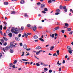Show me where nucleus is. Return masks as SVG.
<instances>
[{
    "mask_svg": "<svg viewBox=\"0 0 73 73\" xmlns=\"http://www.w3.org/2000/svg\"><path fill=\"white\" fill-rule=\"evenodd\" d=\"M11 32L12 33H14L15 34H17L18 33H19L17 30V29L15 28V27H13L12 28Z\"/></svg>",
    "mask_w": 73,
    "mask_h": 73,
    "instance_id": "f257e3e1",
    "label": "nucleus"
},
{
    "mask_svg": "<svg viewBox=\"0 0 73 73\" xmlns=\"http://www.w3.org/2000/svg\"><path fill=\"white\" fill-rule=\"evenodd\" d=\"M67 48L68 49V50L69 53L72 54V52L73 51V50H72V48L70 46H67Z\"/></svg>",
    "mask_w": 73,
    "mask_h": 73,
    "instance_id": "f03ea898",
    "label": "nucleus"
},
{
    "mask_svg": "<svg viewBox=\"0 0 73 73\" xmlns=\"http://www.w3.org/2000/svg\"><path fill=\"white\" fill-rule=\"evenodd\" d=\"M2 29H3V27H2V25H1L0 26V30H2ZM0 33L1 35H3V33L1 31H0Z\"/></svg>",
    "mask_w": 73,
    "mask_h": 73,
    "instance_id": "7ed1b4c3",
    "label": "nucleus"
},
{
    "mask_svg": "<svg viewBox=\"0 0 73 73\" xmlns=\"http://www.w3.org/2000/svg\"><path fill=\"white\" fill-rule=\"evenodd\" d=\"M63 9H64V12H67V9H66V6H64L63 7Z\"/></svg>",
    "mask_w": 73,
    "mask_h": 73,
    "instance_id": "20e7f679",
    "label": "nucleus"
},
{
    "mask_svg": "<svg viewBox=\"0 0 73 73\" xmlns=\"http://www.w3.org/2000/svg\"><path fill=\"white\" fill-rule=\"evenodd\" d=\"M15 38L17 41H20V38L19 37H15Z\"/></svg>",
    "mask_w": 73,
    "mask_h": 73,
    "instance_id": "39448f33",
    "label": "nucleus"
},
{
    "mask_svg": "<svg viewBox=\"0 0 73 73\" xmlns=\"http://www.w3.org/2000/svg\"><path fill=\"white\" fill-rule=\"evenodd\" d=\"M41 49V47L40 46H38L35 48V49H36V50H39V49Z\"/></svg>",
    "mask_w": 73,
    "mask_h": 73,
    "instance_id": "423d86ee",
    "label": "nucleus"
},
{
    "mask_svg": "<svg viewBox=\"0 0 73 73\" xmlns=\"http://www.w3.org/2000/svg\"><path fill=\"white\" fill-rule=\"evenodd\" d=\"M50 37H52L53 38H54V34H52V35L51 34H50Z\"/></svg>",
    "mask_w": 73,
    "mask_h": 73,
    "instance_id": "0eeeda50",
    "label": "nucleus"
},
{
    "mask_svg": "<svg viewBox=\"0 0 73 73\" xmlns=\"http://www.w3.org/2000/svg\"><path fill=\"white\" fill-rule=\"evenodd\" d=\"M36 29H37V27L36 26H34L33 28V30L34 31H36Z\"/></svg>",
    "mask_w": 73,
    "mask_h": 73,
    "instance_id": "6e6552de",
    "label": "nucleus"
},
{
    "mask_svg": "<svg viewBox=\"0 0 73 73\" xmlns=\"http://www.w3.org/2000/svg\"><path fill=\"white\" fill-rule=\"evenodd\" d=\"M33 38H35V39H36L37 38H38V37L37 36V35H35L33 36Z\"/></svg>",
    "mask_w": 73,
    "mask_h": 73,
    "instance_id": "1a4fd4ad",
    "label": "nucleus"
},
{
    "mask_svg": "<svg viewBox=\"0 0 73 73\" xmlns=\"http://www.w3.org/2000/svg\"><path fill=\"white\" fill-rule=\"evenodd\" d=\"M23 48L24 49H26L27 48V46L26 44H24L23 45Z\"/></svg>",
    "mask_w": 73,
    "mask_h": 73,
    "instance_id": "9d476101",
    "label": "nucleus"
},
{
    "mask_svg": "<svg viewBox=\"0 0 73 73\" xmlns=\"http://www.w3.org/2000/svg\"><path fill=\"white\" fill-rule=\"evenodd\" d=\"M60 28V27L59 26L56 27L54 28L55 30H58V29Z\"/></svg>",
    "mask_w": 73,
    "mask_h": 73,
    "instance_id": "9b49d317",
    "label": "nucleus"
},
{
    "mask_svg": "<svg viewBox=\"0 0 73 73\" xmlns=\"http://www.w3.org/2000/svg\"><path fill=\"white\" fill-rule=\"evenodd\" d=\"M9 36V37L11 38L12 36V33H10L8 35Z\"/></svg>",
    "mask_w": 73,
    "mask_h": 73,
    "instance_id": "f8f14e48",
    "label": "nucleus"
},
{
    "mask_svg": "<svg viewBox=\"0 0 73 73\" xmlns=\"http://www.w3.org/2000/svg\"><path fill=\"white\" fill-rule=\"evenodd\" d=\"M54 48V46H51L50 48V50H52Z\"/></svg>",
    "mask_w": 73,
    "mask_h": 73,
    "instance_id": "ddd939ff",
    "label": "nucleus"
},
{
    "mask_svg": "<svg viewBox=\"0 0 73 73\" xmlns=\"http://www.w3.org/2000/svg\"><path fill=\"white\" fill-rule=\"evenodd\" d=\"M40 53V51H37L36 52V55H38Z\"/></svg>",
    "mask_w": 73,
    "mask_h": 73,
    "instance_id": "4468645a",
    "label": "nucleus"
},
{
    "mask_svg": "<svg viewBox=\"0 0 73 73\" xmlns=\"http://www.w3.org/2000/svg\"><path fill=\"white\" fill-rule=\"evenodd\" d=\"M13 50L12 49H10V53H13Z\"/></svg>",
    "mask_w": 73,
    "mask_h": 73,
    "instance_id": "2eb2a0df",
    "label": "nucleus"
},
{
    "mask_svg": "<svg viewBox=\"0 0 73 73\" xmlns=\"http://www.w3.org/2000/svg\"><path fill=\"white\" fill-rule=\"evenodd\" d=\"M48 0V4H50L51 3H52V0Z\"/></svg>",
    "mask_w": 73,
    "mask_h": 73,
    "instance_id": "dca6fc26",
    "label": "nucleus"
},
{
    "mask_svg": "<svg viewBox=\"0 0 73 73\" xmlns=\"http://www.w3.org/2000/svg\"><path fill=\"white\" fill-rule=\"evenodd\" d=\"M39 40H40V41H41L42 42H43L44 41V40L42 38H39Z\"/></svg>",
    "mask_w": 73,
    "mask_h": 73,
    "instance_id": "f3484780",
    "label": "nucleus"
},
{
    "mask_svg": "<svg viewBox=\"0 0 73 73\" xmlns=\"http://www.w3.org/2000/svg\"><path fill=\"white\" fill-rule=\"evenodd\" d=\"M41 7H42V8H43L44 7H45V5L44 4H42L41 5Z\"/></svg>",
    "mask_w": 73,
    "mask_h": 73,
    "instance_id": "a211bd4d",
    "label": "nucleus"
},
{
    "mask_svg": "<svg viewBox=\"0 0 73 73\" xmlns=\"http://www.w3.org/2000/svg\"><path fill=\"white\" fill-rule=\"evenodd\" d=\"M4 4L5 5H8V2H4Z\"/></svg>",
    "mask_w": 73,
    "mask_h": 73,
    "instance_id": "6ab92c4d",
    "label": "nucleus"
},
{
    "mask_svg": "<svg viewBox=\"0 0 73 73\" xmlns=\"http://www.w3.org/2000/svg\"><path fill=\"white\" fill-rule=\"evenodd\" d=\"M67 31H71V29L69 28H68L67 29Z\"/></svg>",
    "mask_w": 73,
    "mask_h": 73,
    "instance_id": "aec40b11",
    "label": "nucleus"
},
{
    "mask_svg": "<svg viewBox=\"0 0 73 73\" xmlns=\"http://www.w3.org/2000/svg\"><path fill=\"white\" fill-rule=\"evenodd\" d=\"M60 9H57L56 10V12H57V13L60 12Z\"/></svg>",
    "mask_w": 73,
    "mask_h": 73,
    "instance_id": "412c9836",
    "label": "nucleus"
},
{
    "mask_svg": "<svg viewBox=\"0 0 73 73\" xmlns=\"http://www.w3.org/2000/svg\"><path fill=\"white\" fill-rule=\"evenodd\" d=\"M24 1L23 0H22L20 2V3L21 4H23L24 3Z\"/></svg>",
    "mask_w": 73,
    "mask_h": 73,
    "instance_id": "4be33fe9",
    "label": "nucleus"
},
{
    "mask_svg": "<svg viewBox=\"0 0 73 73\" xmlns=\"http://www.w3.org/2000/svg\"><path fill=\"white\" fill-rule=\"evenodd\" d=\"M24 36L25 37H27L28 36V35H27L26 33H24Z\"/></svg>",
    "mask_w": 73,
    "mask_h": 73,
    "instance_id": "5701e85b",
    "label": "nucleus"
},
{
    "mask_svg": "<svg viewBox=\"0 0 73 73\" xmlns=\"http://www.w3.org/2000/svg\"><path fill=\"white\" fill-rule=\"evenodd\" d=\"M16 13V12L15 11H12L11 13V14H15Z\"/></svg>",
    "mask_w": 73,
    "mask_h": 73,
    "instance_id": "b1692460",
    "label": "nucleus"
},
{
    "mask_svg": "<svg viewBox=\"0 0 73 73\" xmlns=\"http://www.w3.org/2000/svg\"><path fill=\"white\" fill-rule=\"evenodd\" d=\"M27 27H28L29 28L30 27H31V25L30 24H28L27 25Z\"/></svg>",
    "mask_w": 73,
    "mask_h": 73,
    "instance_id": "393cba45",
    "label": "nucleus"
},
{
    "mask_svg": "<svg viewBox=\"0 0 73 73\" xmlns=\"http://www.w3.org/2000/svg\"><path fill=\"white\" fill-rule=\"evenodd\" d=\"M16 62H17V60H15L13 62L14 64H15L16 63Z\"/></svg>",
    "mask_w": 73,
    "mask_h": 73,
    "instance_id": "a878e982",
    "label": "nucleus"
},
{
    "mask_svg": "<svg viewBox=\"0 0 73 73\" xmlns=\"http://www.w3.org/2000/svg\"><path fill=\"white\" fill-rule=\"evenodd\" d=\"M3 38L5 41H7L8 40V39L5 37H3Z\"/></svg>",
    "mask_w": 73,
    "mask_h": 73,
    "instance_id": "bb28decb",
    "label": "nucleus"
},
{
    "mask_svg": "<svg viewBox=\"0 0 73 73\" xmlns=\"http://www.w3.org/2000/svg\"><path fill=\"white\" fill-rule=\"evenodd\" d=\"M13 44H10V47L11 48H13Z\"/></svg>",
    "mask_w": 73,
    "mask_h": 73,
    "instance_id": "cd10ccee",
    "label": "nucleus"
},
{
    "mask_svg": "<svg viewBox=\"0 0 73 73\" xmlns=\"http://www.w3.org/2000/svg\"><path fill=\"white\" fill-rule=\"evenodd\" d=\"M44 11H48V9L46 8H44Z\"/></svg>",
    "mask_w": 73,
    "mask_h": 73,
    "instance_id": "c85d7f7f",
    "label": "nucleus"
},
{
    "mask_svg": "<svg viewBox=\"0 0 73 73\" xmlns=\"http://www.w3.org/2000/svg\"><path fill=\"white\" fill-rule=\"evenodd\" d=\"M6 33H9V30H7L6 31Z\"/></svg>",
    "mask_w": 73,
    "mask_h": 73,
    "instance_id": "c756f323",
    "label": "nucleus"
},
{
    "mask_svg": "<svg viewBox=\"0 0 73 73\" xmlns=\"http://www.w3.org/2000/svg\"><path fill=\"white\" fill-rule=\"evenodd\" d=\"M36 66H39L40 65V64L38 63H36Z\"/></svg>",
    "mask_w": 73,
    "mask_h": 73,
    "instance_id": "7c9ffc66",
    "label": "nucleus"
},
{
    "mask_svg": "<svg viewBox=\"0 0 73 73\" xmlns=\"http://www.w3.org/2000/svg\"><path fill=\"white\" fill-rule=\"evenodd\" d=\"M19 45L21 46H23V43H20L19 44Z\"/></svg>",
    "mask_w": 73,
    "mask_h": 73,
    "instance_id": "2f4dec72",
    "label": "nucleus"
},
{
    "mask_svg": "<svg viewBox=\"0 0 73 73\" xmlns=\"http://www.w3.org/2000/svg\"><path fill=\"white\" fill-rule=\"evenodd\" d=\"M1 41L2 42H3L4 41V40L3 39H1Z\"/></svg>",
    "mask_w": 73,
    "mask_h": 73,
    "instance_id": "473e14b6",
    "label": "nucleus"
},
{
    "mask_svg": "<svg viewBox=\"0 0 73 73\" xmlns=\"http://www.w3.org/2000/svg\"><path fill=\"white\" fill-rule=\"evenodd\" d=\"M3 23L4 24L5 26H6V25H7V23L5 22H3Z\"/></svg>",
    "mask_w": 73,
    "mask_h": 73,
    "instance_id": "72a5a7b5",
    "label": "nucleus"
},
{
    "mask_svg": "<svg viewBox=\"0 0 73 73\" xmlns=\"http://www.w3.org/2000/svg\"><path fill=\"white\" fill-rule=\"evenodd\" d=\"M22 61H28V60L26 59H22Z\"/></svg>",
    "mask_w": 73,
    "mask_h": 73,
    "instance_id": "f704fd0d",
    "label": "nucleus"
},
{
    "mask_svg": "<svg viewBox=\"0 0 73 73\" xmlns=\"http://www.w3.org/2000/svg\"><path fill=\"white\" fill-rule=\"evenodd\" d=\"M55 14L56 15H59V14H60V13H55Z\"/></svg>",
    "mask_w": 73,
    "mask_h": 73,
    "instance_id": "c9c22d12",
    "label": "nucleus"
},
{
    "mask_svg": "<svg viewBox=\"0 0 73 73\" xmlns=\"http://www.w3.org/2000/svg\"><path fill=\"white\" fill-rule=\"evenodd\" d=\"M60 9H62V5H60Z\"/></svg>",
    "mask_w": 73,
    "mask_h": 73,
    "instance_id": "e433bc0d",
    "label": "nucleus"
},
{
    "mask_svg": "<svg viewBox=\"0 0 73 73\" xmlns=\"http://www.w3.org/2000/svg\"><path fill=\"white\" fill-rule=\"evenodd\" d=\"M49 73H52V70H50L49 71Z\"/></svg>",
    "mask_w": 73,
    "mask_h": 73,
    "instance_id": "4c0bfd02",
    "label": "nucleus"
},
{
    "mask_svg": "<svg viewBox=\"0 0 73 73\" xmlns=\"http://www.w3.org/2000/svg\"><path fill=\"white\" fill-rule=\"evenodd\" d=\"M44 70H46V71H47V70H48V68H44Z\"/></svg>",
    "mask_w": 73,
    "mask_h": 73,
    "instance_id": "58836bf2",
    "label": "nucleus"
},
{
    "mask_svg": "<svg viewBox=\"0 0 73 73\" xmlns=\"http://www.w3.org/2000/svg\"><path fill=\"white\" fill-rule=\"evenodd\" d=\"M37 5H40V4H41V3L40 2L37 3Z\"/></svg>",
    "mask_w": 73,
    "mask_h": 73,
    "instance_id": "ea45409f",
    "label": "nucleus"
},
{
    "mask_svg": "<svg viewBox=\"0 0 73 73\" xmlns=\"http://www.w3.org/2000/svg\"><path fill=\"white\" fill-rule=\"evenodd\" d=\"M22 53L23 54H22V55H21V56H24V52H23Z\"/></svg>",
    "mask_w": 73,
    "mask_h": 73,
    "instance_id": "a19ab883",
    "label": "nucleus"
},
{
    "mask_svg": "<svg viewBox=\"0 0 73 73\" xmlns=\"http://www.w3.org/2000/svg\"><path fill=\"white\" fill-rule=\"evenodd\" d=\"M31 50V49L29 48H27L26 49V50H27V51H29V50Z\"/></svg>",
    "mask_w": 73,
    "mask_h": 73,
    "instance_id": "79ce46f5",
    "label": "nucleus"
},
{
    "mask_svg": "<svg viewBox=\"0 0 73 73\" xmlns=\"http://www.w3.org/2000/svg\"><path fill=\"white\" fill-rule=\"evenodd\" d=\"M65 25L66 27H67V26H68V24L66 23H65Z\"/></svg>",
    "mask_w": 73,
    "mask_h": 73,
    "instance_id": "37998d69",
    "label": "nucleus"
},
{
    "mask_svg": "<svg viewBox=\"0 0 73 73\" xmlns=\"http://www.w3.org/2000/svg\"><path fill=\"white\" fill-rule=\"evenodd\" d=\"M58 71H59V72H60V71H61V68H59Z\"/></svg>",
    "mask_w": 73,
    "mask_h": 73,
    "instance_id": "c03bdc74",
    "label": "nucleus"
},
{
    "mask_svg": "<svg viewBox=\"0 0 73 73\" xmlns=\"http://www.w3.org/2000/svg\"><path fill=\"white\" fill-rule=\"evenodd\" d=\"M25 17H28V15H27V14H25Z\"/></svg>",
    "mask_w": 73,
    "mask_h": 73,
    "instance_id": "a18cd8bd",
    "label": "nucleus"
},
{
    "mask_svg": "<svg viewBox=\"0 0 73 73\" xmlns=\"http://www.w3.org/2000/svg\"><path fill=\"white\" fill-rule=\"evenodd\" d=\"M70 12H72V13H73V10H72V9H70Z\"/></svg>",
    "mask_w": 73,
    "mask_h": 73,
    "instance_id": "49530a36",
    "label": "nucleus"
},
{
    "mask_svg": "<svg viewBox=\"0 0 73 73\" xmlns=\"http://www.w3.org/2000/svg\"><path fill=\"white\" fill-rule=\"evenodd\" d=\"M21 29L22 30H24V27H21Z\"/></svg>",
    "mask_w": 73,
    "mask_h": 73,
    "instance_id": "de8ad7c7",
    "label": "nucleus"
},
{
    "mask_svg": "<svg viewBox=\"0 0 73 73\" xmlns=\"http://www.w3.org/2000/svg\"><path fill=\"white\" fill-rule=\"evenodd\" d=\"M63 64H65V60H63L62 62Z\"/></svg>",
    "mask_w": 73,
    "mask_h": 73,
    "instance_id": "09e8293b",
    "label": "nucleus"
},
{
    "mask_svg": "<svg viewBox=\"0 0 73 73\" xmlns=\"http://www.w3.org/2000/svg\"><path fill=\"white\" fill-rule=\"evenodd\" d=\"M18 37H21V34H19L18 35Z\"/></svg>",
    "mask_w": 73,
    "mask_h": 73,
    "instance_id": "8fccbe9b",
    "label": "nucleus"
},
{
    "mask_svg": "<svg viewBox=\"0 0 73 73\" xmlns=\"http://www.w3.org/2000/svg\"><path fill=\"white\" fill-rule=\"evenodd\" d=\"M15 65H13V66H12V68H15Z\"/></svg>",
    "mask_w": 73,
    "mask_h": 73,
    "instance_id": "3c124183",
    "label": "nucleus"
},
{
    "mask_svg": "<svg viewBox=\"0 0 73 73\" xmlns=\"http://www.w3.org/2000/svg\"><path fill=\"white\" fill-rule=\"evenodd\" d=\"M42 12L43 13H46V12H45V11H42Z\"/></svg>",
    "mask_w": 73,
    "mask_h": 73,
    "instance_id": "603ef678",
    "label": "nucleus"
},
{
    "mask_svg": "<svg viewBox=\"0 0 73 73\" xmlns=\"http://www.w3.org/2000/svg\"><path fill=\"white\" fill-rule=\"evenodd\" d=\"M27 34L28 35H31V33H27Z\"/></svg>",
    "mask_w": 73,
    "mask_h": 73,
    "instance_id": "864d4df0",
    "label": "nucleus"
},
{
    "mask_svg": "<svg viewBox=\"0 0 73 73\" xmlns=\"http://www.w3.org/2000/svg\"><path fill=\"white\" fill-rule=\"evenodd\" d=\"M62 33H64L65 32V30H62Z\"/></svg>",
    "mask_w": 73,
    "mask_h": 73,
    "instance_id": "5fc2aeb1",
    "label": "nucleus"
},
{
    "mask_svg": "<svg viewBox=\"0 0 73 73\" xmlns=\"http://www.w3.org/2000/svg\"><path fill=\"white\" fill-rule=\"evenodd\" d=\"M7 43L6 42H5L4 44V45H7Z\"/></svg>",
    "mask_w": 73,
    "mask_h": 73,
    "instance_id": "6e6d98bb",
    "label": "nucleus"
},
{
    "mask_svg": "<svg viewBox=\"0 0 73 73\" xmlns=\"http://www.w3.org/2000/svg\"><path fill=\"white\" fill-rule=\"evenodd\" d=\"M68 58V55H66L65 56V58Z\"/></svg>",
    "mask_w": 73,
    "mask_h": 73,
    "instance_id": "4d7b16f0",
    "label": "nucleus"
},
{
    "mask_svg": "<svg viewBox=\"0 0 73 73\" xmlns=\"http://www.w3.org/2000/svg\"><path fill=\"white\" fill-rule=\"evenodd\" d=\"M28 62H25V65H27V64H28Z\"/></svg>",
    "mask_w": 73,
    "mask_h": 73,
    "instance_id": "13d9d810",
    "label": "nucleus"
},
{
    "mask_svg": "<svg viewBox=\"0 0 73 73\" xmlns=\"http://www.w3.org/2000/svg\"><path fill=\"white\" fill-rule=\"evenodd\" d=\"M13 65V64H10V66L11 67Z\"/></svg>",
    "mask_w": 73,
    "mask_h": 73,
    "instance_id": "bf43d9fd",
    "label": "nucleus"
},
{
    "mask_svg": "<svg viewBox=\"0 0 73 73\" xmlns=\"http://www.w3.org/2000/svg\"><path fill=\"white\" fill-rule=\"evenodd\" d=\"M4 36H7V35H6V34H5V33H4Z\"/></svg>",
    "mask_w": 73,
    "mask_h": 73,
    "instance_id": "052dcab7",
    "label": "nucleus"
},
{
    "mask_svg": "<svg viewBox=\"0 0 73 73\" xmlns=\"http://www.w3.org/2000/svg\"><path fill=\"white\" fill-rule=\"evenodd\" d=\"M30 54L29 53H28L26 54V56H29Z\"/></svg>",
    "mask_w": 73,
    "mask_h": 73,
    "instance_id": "680f3d73",
    "label": "nucleus"
},
{
    "mask_svg": "<svg viewBox=\"0 0 73 73\" xmlns=\"http://www.w3.org/2000/svg\"><path fill=\"white\" fill-rule=\"evenodd\" d=\"M73 31L69 33L70 35H72V33H73Z\"/></svg>",
    "mask_w": 73,
    "mask_h": 73,
    "instance_id": "e2e57ef3",
    "label": "nucleus"
},
{
    "mask_svg": "<svg viewBox=\"0 0 73 73\" xmlns=\"http://www.w3.org/2000/svg\"><path fill=\"white\" fill-rule=\"evenodd\" d=\"M60 52V51H59V50H58L56 51V53H59Z\"/></svg>",
    "mask_w": 73,
    "mask_h": 73,
    "instance_id": "0e129e2a",
    "label": "nucleus"
},
{
    "mask_svg": "<svg viewBox=\"0 0 73 73\" xmlns=\"http://www.w3.org/2000/svg\"><path fill=\"white\" fill-rule=\"evenodd\" d=\"M54 35H55V36H57L58 35L57 33H55Z\"/></svg>",
    "mask_w": 73,
    "mask_h": 73,
    "instance_id": "69168bd1",
    "label": "nucleus"
},
{
    "mask_svg": "<svg viewBox=\"0 0 73 73\" xmlns=\"http://www.w3.org/2000/svg\"><path fill=\"white\" fill-rule=\"evenodd\" d=\"M6 27H5V26L3 28V29H6Z\"/></svg>",
    "mask_w": 73,
    "mask_h": 73,
    "instance_id": "338daca9",
    "label": "nucleus"
},
{
    "mask_svg": "<svg viewBox=\"0 0 73 73\" xmlns=\"http://www.w3.org/2000/svg\"><path fill=\"white\" fill-rule=\"evenodd\" d=\"M19 70H21V68H18Z\"/></svg>",
    "mask_w": 73,
    "mask_h": 73,
    "instance_id": "774afa93",
    "label": "nucleus"
}]
</instances>
